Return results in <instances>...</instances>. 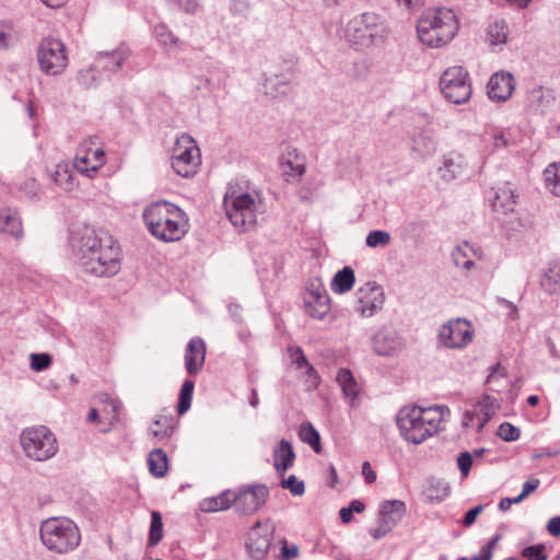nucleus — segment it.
<instances>
[{"instance_id":"nucleus-1","label":"nucleus","mask_w":560,"mask_h":560,"mask_svg":"<svg viewBox=\"0 0 560 560\" xmlns=\"http://www.w3.org/2000/svg\"><path fill=\"white\" fill-rule=\"evenodd\" d=\"M75 264L86 273L112 277L121 267V250L117 241L105 230L84 225L70 235Z\"/></svg>"},{"instance_id":"nucleus-2","label":"nucleus","mask_w":560,"mask_h":560,"mask_svg":"<svg viewBox=\"0 0 560 560\" xmlns=\"http://www.w3.org/2000/svg\"><path fill=\"white\" fill-rule=\"evenodd\" d=\"M448 415L450 409L443 405L406 406L397 415V427L406 442L417 445L439 433Z\"/></svg>"},{"instance_id":"nucleus-3","label":"nucleus","mask_w":560,"mask_h":560,"mask_svg":"<svg viewBox=\"0 0 560 560\" xmlns=\"http://www.w3.org/2000/svg\"><path fill=\"white\" fill-rule=\"evenodd\" d=\"M148 231L156 240L171 243L180 241L189 230L187 214L167 201L151 203L142 213Z\"/></svg>"},{"instance_id":"nucleus-4","label":"nucleus","mask_w":560,"mask_h":560,"mask_svg":"<svg viewBox=\"0 0 560 560\" xmlns=\"http://www.w3.org/2000/svg\"><path fill=\"white\" fill-rule=\"evenodd\" d=\"M459 28L453 10L436 8L427 10L418 20L419 40L429 48H442L450 44Z\"/></svg>"},{"instance_id":"nucleus-5","label":"nucleus","mask_w":560,"mask_h":560,"mask_svg":"<svg viewBox=\"0 0 560 560\" xmlns=\"http://www.w3.org/2000/svg\"><path fill=\"white\" fill-rule=\"evenodd\" d=\"M39 537L49 551L69 555L80 546L81 530L71 518L52 516L40 523Z\"/></svg>"},{"instance_id":"nucleus-6","label":"nucleus","mask_w":560,"mask_h":560,"mask_svg":"<svg viewBox=\"0 0 560 560\" xmlns=\"http://www.w3.org/2000/svg\"><path fill=\"white\" fill-rule=\"evenodd\" d=\"M386 36V27L383 19L371 12H365L352 18L346 26V40L355 49H365Z\"/></svg>"},{"instance_id":"nucleus-7","label":"nucleus","mask_w":560,"mask_h":560,"mask_svg":"<svg viewBox=\"0 0 560 560\" xmlns=\"http://www.w3.org/2000/svg\"><path fill=\"white\" fill-rule=\"evenodd\" d=\"M20 444L25 456L37 462L50 459L58 452L57 439L45 425L24 429L20 434Z\"/></svg>"},{"instance_id":"nucleus-8","label":"nucleus","mask_w":560,"mask_h":560,"mask_svg":"<svg viewBox=\"0 0 560 560\" xmlns=\"http://www.w3.org/2000/svg\"><path fill=\"white\" fill-rule=\"evenodd\" d=\"M201 165V152L196 140L187 135H180L172 150V167L182 177L194 176Z\"/></svg>"},{"instance_id":"nucleus-9","label":"nucleus","mask_w":560,"mask_h":560,"mask_svg":"<svg viewBox=\"0 0 560 560\" xmlns=\"http://www.w3.org/2000/svg\"><path fill=\"white\" fill-rule=\"evenodd\" d=\"M224 206L234 226L247 230L256 224L258 205L249 194H226Z\"/></svg>"},{"instance_id":"nucleus-10","label":"nucleus","mask_w":560,"mask_h":560,"mask_svg":"<svg viewBox=\"0 0 560 560\" xmlns=\"http://www.w3.org/2000/svg\"><path fill=\"white\" fill-rule=\"evenodd\" d=\"M468 77V72L460 66L447 68L440 79L444 97L454 104L466 103L472 93Z\"/></svg>"},{"instance_id":"nucleus-11","label":"nucleus","mask_w":560,"mask_h":560,"mask_svg":"<svg viewBox=\"0 0 560 560\" xmlns=\"http://www.w3.org/2000/svg\"><path fill=\"white\" fill-rule=\"evenodd\" d=\"M37 59L42 71L48 75L61 73L68 65L63 43L54 37H45L42 39L37 49Z\"/></svg>"},{"instance_id":"nucleus-12","label":"nucleus","mask_w":560,"mask_h":560,"mask_svg":"<svg viewBox=\"0 0 560 560\" xmlns=\"http://www.w3.org/2000/svg\"><path fill=\"white\" fill-rule=\"evenodd\" d=\"M475 330L470 322L463 318L450 319L439 332L440 341L450 349L467 347L474 339Z\"/></svg>"},{"instance_id":"nucleus-13","label":"nucleus","mask_w":560,"mask_h":560,"mask_svg":"<svg viewBox=\"0 0 560 560\" xmlns=\"http://www.w3.org/2000/svg\"><path fill=\"white\" fill-rule=\"evenodd\" d=\"M357 312L363 317H372L383 308L385 294L376 282H366L355 292Z\"/></svg>"},{"instance_id":"nucleus-14","label":"nucleus","mask_w":560,"mask_h":560,"mask_svg":"<svg viewBox=\"0 0 560 560\" xmlns=\"http://www.w3.org/2000/svg\"><path fill=\"white\" fill-rule=\"evenodd\" d=\"M268 498L267 487L262 485L248 486L235 492L233 506L242 514L252 515L265 505Z\"/></svg>"},{"instance_id":"nucleus-15","label":"nucleus","mask_w":560,"mask_h":560,"mask_svg":"<svg viewBox=\"0 0 560 560\" xmlns=\"http://www.w3.org/2000/svg\"><path fill=\"white\" fill-rule=\"evenodd\" d=\"M272 529L260 521H257L248 530L246 550L253 560H262L270 549Z\"/></svg>"},{"instance_id":"nucleus-16","label":"nucleus","mask_w":560,"mask_h":560,"mask_svg":"<svg viewBox=\"0 0 560 560\" xmlns=\"http://www.w3.org/2000/svg\"><path fill=\"white\" fill-rule=\"evenodd\" d=\"M305 312L313 318L323 319L330 311V299L322 283H311L304 294Z\"/></svg>"},{"instance_id":"nucleus-17","label":"nucleus","mask_w":560,"mask_h":560,"mask_svg":"<svg viewBox=\"0 0 560 560\" xmlns=\"http://www.w3.org/2000/svg\"><path fill=\"white\" fill-rule=\"evenodd\" d=\"M497 400L491 396H483L471 410L464 413L463 425L476 429L478 432L487 424L494 415Z\"/></svg>"},{"instance_id":"nucleus-18","label":"nucleus","mask_w":560,"mask_h":560,"mask_svg":"<svg viewBox=\"0 0 560 560\" xmlns=\"http://www.w3.org/2000/svg\"><path fill=\"white\" fill-rule=\"evenodd\" d=\"M100 144V138L92 136L83 140L78 148L77 154L73 160L74 168L82 175L93 178L97 172L96 166L93 165L90 151L92 145Z\"/></svg>"},{"instance_id":"nucleus-19","label":"nucleus","mask_w":560,"mask_h":560,"mask_svg":"<svg viewBox=\"0 0 560 560\" xmlns=\"http://www.w3.org/2000/svg\"><path fill=\"white\" fill-rule=\"evenodd\" d=\"M206 360V343L200 337L189 340L185 351V368L189 375H197Z\"/></svg>"},{"instance_id":"nucleus-20","label":"nucleus","mask_w":560,"mask_h":560,"mask_svg":"<svg viewBox=\"0 0 560 560\" xmlns=\"http://www.w3.org/2000/svg\"><path fill=\"white\" fill-rule=\"evenodd\" d=\"M514 91V78L509 72H495L488 82V95L491 100L506 101Z\"/></svg>"},{"instance_id":"nucleus-21","label":"nucleus","mask_w":560,"mask_h":560,"mask_svg":"<svg viewBox=\"0 0 560 560\" xmlns=\"http://www.w3.org/2000/svg\"><path fill=\"white\" fill-rule=\"evenodd\" d=\"M128 57V49L120 47L112 51H98L95 56V62L97 68L115 72L121 68Z\"/></svg>"},{"instance_id":"nucleus-22","label":"nucleus","mask_w":560,"mask_h":560,"mask_svg":"<svg viewBox=\"0 0 560 560\" xmlns=\"http://www.w3.org/2000/svg\"><path fill=\"white\" fill-rule=\"evenodd\" d=\"M539 285L544 292L550 295L560 293V261L558 259L550 260L542 270Z\"/></svg>"},{"instance_id":"nucleus-23","label":"nucleus","mask_w":560,"mask_h":560,"mask_svg":"<svg viewBox=\"0 0 560 560\" xmlns=\"http://www.w3.org/2000/svg\"><path fill=\"white\" fill-rule=\"evenodd\" d=\"M272 457L276 471L280 476H283L284 472L293 466L295 459V453L291 443L287 440H281L275 447Z\"/></svg>"},{"instance_id":"nucleus-24","label":"nucleus","mask_w":560,"mask_h":560,"mask_svg":"<svg viewBox=\"0 0 560 560\" xmlns=\"http://www.w3.org/2000/svg\"><path fill=\"white\" fill-rule=\"evenodd\" d=\"M518 196L509 183L499 186L495 189L492 200V208L497 212L508 213L514 210Z\"/></svg>"},{"instance_id":"nucleus-25","label":"nucleus","mask_w":560,"mask_h":560,"mask_svg":"<svg viewBox=\"0 0 560 560\" xmlns=\"http://www.w3.org/2000/svg\"><path fill=\"white\" fill-rule=\"evenodd\" d=\"M235 491L225 490L215 497L205 498L199 503V509L205 513H214L228 510L233 505Z\"/></svg>"},{"instance_id":"nucleus-26","label":"nucleus","mask_w":560,"mask_h":560,"mask_svg":"<svg viewBox=\"0 0 560 560\" xmlns=\"http://www.w3.org/2000/svg\"><path fill=\"white\" fill-rule=\"evenodd\" d=\"M0 232L9 234L15 240L23 237L22 221L15 210L4 209L0 211Z\"/></svg>"},{"instance_id":"nucleus-27","label":"nucleus","mask_w":560,"mask_h":560,"mask_svg":"<svg viewBox=\"0 0 560 560\" xmlns=\"http://www.w3.org/2000/svg\"><path fill=\"white\" fill-rule=\"evenodd\" d=\"M474 258H481V253L478 248L472 247L467 242L458 245L453 253L455 265L467 270L472 267Z\"/></svg>"},{"instance_id":"nucleus-28","label":"nucleus","mask_w":560,"mask_h":560,"mask_svg":"<svg viewBox=\"0 0 560 560\" xmlns=\"http://www.w3.org/2000/svg\"><path fill=\"white\" fill-rule=\"evenodd\" d=\"M149 472L155 478H162L168 470V458L162 448H155L148 455Z\"/></svg>"},{"instance_id":"nucleus-29","label":"nucleus","mask_w":560,"mask_h":560,"mask_svg":"<svg viewBox=\"0 0 560 560\" xmlns=\"http://www.w3.org/2000/svg\"><path fill=\"white\" fill-rule=\"evenodd\" d=\"M355 277L351 267H345L338 271L331 280L330 289L336 294L349 292L354 284Z\"/></svg>"},{"instance_id":"nucleus-30","label":"nucleus","mask_w":560,"mask_h":560,"mask_svg":"<svg viewBox=\"0 0 560 560\" xmlns=\"http://www.w3.org/2000/svg\"><path fill=\"white\" fill-rule=\"evenodd\" d=\"M336 380L341 387L345 397L348 398L351 404H353L354 399L360 393V387L351 371L347 369H340L337 373Z\"/></svg>"},{"instance_id":"nucleus-31","label":"nucleus","mask_w":560,"mask_h":560,"mask_svg":"<svg viewBox=\"0 0 560 560\" xmlns=\"http://www.w3.org/2000/svg\"><path fill=\"white\" fill-rule=\"evenodd\" d=\"M174 431V418L172 416L160 415L149 428V434L161 441L170 438Z\"/></svg>"},{"instance_id":"nucleus-32","label":"nucleus","mask_w":560,"mask_h":560,"mask_svg":"<svg viewBox=\"0 0 560 560\" xmlns=\"http://www.w3.org/2000/svg\"><path fill=\"white\" fill-rule=\"evenodd\" d=\"M405 512L406 506L402 501H387L382 505L381 517L392 526H395L402 518Z\"/></svg>"},{"instance_id":"nucleus-33","label":"nucleus","mask_w":560,"mask_h":560,"mask_svg":"<svg viewBox=\"0 0 560 560\" xmlns=\"http://www.w3.org/2000/svg\"><path fill=\"white\" fill-rule=\"evenodd\" d=\"M289 353L292 362L298 369L304 370V373L312 378L314 384L318 383V375L312 364L307 361L302 348L289 347Z\"/></svg>"},{"instance_id":"nucleus-34","label":"nucleus","mask_w":560,"mask_h":560,"mask_svg":"<svg viewBox=\"0 0 560 560\" xmlns=\"http://www.w3.org/2000/svg\"><path fill=\"white\" fill-rule=\"evenodd\" d=\"M52 180L66 191H70L74 186L72 171L66 163L57 164L52 174Z\"/></svg>"},{"instance_id":"nucleus-35","label":"nucleus","mask_w":560,"mask_h":560,"mask_svg":"<svg viewBox=\"0 0 560 560\" xmlns=\"http://www.w3.org/2000/svg\"><path fill=\"white\" fill-rule=\"evenodd\" d=\"M299 436L301 441L312 446L316 452H320V436L318 431L310 423H302L299 429Z\"/></svg>"},{"instance_id":"nucleus-36","label":"nucleus","mask_w":560,"mask_h":560,"mask_svg":"<svg viewBox=\"0 0 560 560\" xmlns=\"http://www.w3.org/2000/svg\"><path fill=\"white\" fill-rule=\"evenodd\" d=\"M547 188L560 197V163L550 164L544 172Z\"/></svg>"},{"instance_id":"nucleus-37","label":"nucleus","mask_w":560,"mask_h":560,"mask_svg":"<svg viewBox=\"0 0 560 560\" xmlns=\"http://www.w3.org/2000/svg\"><path fill=\"white\" fill-rule=\"evenodd\" d=\"M195 383L190 380H186L180 388L177 412L179 416L184 415L190 408L192 394H194Z\"/></svg>"},{"instance_id":"nucleus-38","label":"nucleus","mask_w":560,"mask_h":560,"mask_svg":"<svg viewBox=\"0 0 560 560\" xmlns=\"http://www.w3.org/2000/svg\"><path fill=\"white\" fill-rule=\"evenodd\" d=\"M488 38L491 45H503L508 39V25L504 21H495L489 25Z\"/></svg>"},{"instance_id":"nucleus-39","label":"nucleus","mask_w":560,"mask_h":560,"mask_svg":"<svg viewBox=\"0 0 560 560\" xmlns=\"http://www.w3.org/2000/svg\"><path fill=\"white\" fill-rule=\"evenodd\" d=\"M163 535H164V530H163L162 516L159 512L153 511L152 517H151L150 530H149L148 545L151 547L158 545L162 540Z\"/></svg>"},{"instance_id":"nucleus-40","label":"nucleus","mask_w":560,"mask_h":560,"mask_svg":"<svg viewBox=\"0 0 560 560\" xmlns=\"http://www.w3.org/2000/svg\"><path fill=\"white\" fill-rule=\"evenodd\" d=\"M532 101L538 108L544 110L555 101L553 90L549 88L538 86L532 91Z\"/></svg>"},{"instance_id":"nucleus-41","label":"nucleus","mask_w":560,"mask_h":560,"mask_svg":"<svg viewBox=\"0 0 560 560\" xmlns=\"http://www.w3.org/2000/svg\"><path fill=\"white\" fill-rule=\"evenodd\" d=\"M413 150L423 155L432 153L435 150L433 137L424 132L420 133L418 138L413 140Z\"/></svg>"},{"instance_id":"nucleus-42","label":"nucleus","mask_w":560,"mask_h":560,"mask_svg":"<svg viewBox=\"0 0 560 560\" xmlns=\"http://www.w3.org/2000/svg\"><path fill=\"white\" fill-rule=\"evenodd\" d=\"M118 402L107 397L104 401V408L101 411L102 419L112 425L114 422L118 421Z\"/></svg>"},{"instance_id":"nucleus-43","label":"nucleus","mask_w":560,"mask_h":560,"mask_svg":"<svg viewBox=\"0 0 560 560\" xmlns=\"http://www.w3.org/2000/svg\"><path fill=\"white\" fill-rule=\"evenodd\" d=\"M365 242L366 245L372 248L377 246L385 247L390 242V235L386 231L375 230L368 234Z\"/></svg>"},{"instance_id":"nucleus-44","label":"nucleus","mask_w":560,"mask_h":560,"mask_svg":"<svg viewBox=\"0 0 560 560\" xmlns=\"http://www.w3.org/2000/svg\"><path fill=\"white\" fill-rule=\"evenodd\" d=\"M51 364V357L47 353H32L31 354V368L40 372L48 369Z\"/></svg>"},{"instance_id":"nucleus-45","label":"nucleus","mask_w":560,"mask_h":560,"mask_svg":"<svg viewBox=\"0 0 560 560\" xmlns=\"http://www.w3.org/2000/svg\"><path fill=\"white\" fill-rule=\"evenodd\" d=\"M96 63L94 66H91L86 69H82L79 72L78 80L79 82L84 85L85 88H93L97 84V79L95 75L96 71Z\"/></svg>"},{"instance_id":"nucleus-46","label":"nucleus","mask_w":560,"mask_h":560,"mask_svg":"<svg viewBox=\"0 0 560 560\" xmlns=\"http://www.w3.org/2000/svg\"><path fill=\"white\" fill-rule=\"evenodd\" d=\"M281 486L284 489H289L294 495H301L305 490L304 482L299 480L294 475H290L287 479H283Z\"/></svg>"},{"instance_id":"nucleus-47","label":"nucleus","mask_w":560,"mask_h":560,"mask_svg":"<svg viewBox=\"0 0 560 560\" xmlns=\"http://www.w3.org/2000/svg\"><path fill=\"white\" fill-rule=\"evenodd\" d=\"M498 435L504 441H516L520 438V430L509 422L502 423L498 429Z\"/></svg>"},{"instance_id":"nucleus-48","label":"nucleus","mask_w":560,"mask_h":560,"mask_svg":"<svg viewBox=\"0 0 560 560\" xmlns=\"http://www.w3.org/2000/svg\"><path fill=\"white\" fill-rule=\"evenodd\" d=\"M522 556L527 560H546L542 545L528 546L524 548Z\"/></svg>"},{"instance_id":"nucleus-49","label":"nucleus","mask_w":560,"mask_h":560,"mask_svg":"<svg viewBox=\"0 0 560 560\" xmlns=\"http://www.w3.org/2000/svg\"><path fill=\"white\" fill-rule=\"evenodd\" d=\"M278 81L276 79L269 78L265 82V90L266 93L271 96H277L278 93H285L287 90V83L285 82H279V88H277Z\"/></svg>"},{"instance_id":"nucleus-50","label":"nucleus","mask_w":560,"mask_h":560,"mask_svg":"<svg viewBox=\"0 0 560 560\" xmlns=\"http://www.w3.org/2000/svg\"><path fill=\"white\" fill-rule=\"evenodd\" d=\"M472 465V457L470 453L463 452L457 458V466L464 477H467Z\"/></svg>"},{"instance_id":"nucleus-51","label":"nucleus","mask_w":560,"mask_h":560,"mask_svg":"<svg viewBox=\"0 0 560 560\" xmlns=\"http://www.w3.org/2000/svg\"><path fill=\"white\" fill-rule=\"evenodd\" d=\"M12 39V28L5 22H0V49H7Z\"/></svg>"},{"instance_id":"nucleus-52","label":"nucleus","mask_w":560,"mask_h":560,"mask_svg":"<svg viewBox=\"0 0 560 560\" xmlns=\"http://www.w3.org/2000/svg\"><path fill=\"white\" fill-rule=\"evenodd\" d=\"M90 155L92 159V163L98 170L105 164V153L98 144L92 145V151H90Z\"/></svg>"},{"instance_id":"nucleus-53","label":"nucleus","mask_w":560,"mask_h":560,"mask_svg":"<svg viewBox=\"0 0 560 560\" xmlns=\"http://www.w3.org/2000/svg\"><path fill=\"white\" fill-rule=\"evenodd\" d=\"M393 527L394 526H392L388 522L383 521L381 517L378 526L374 529H371L370 534L374 539H381L386 536Z\"/></svg>"},{"instance_id":"nucleus-54","label":"nucleus","mask_w":560,"mask_h":560,"mask_svg":"<svg viewBox=\"0 0 560 560\" xmlns=\"http://www.w3.org/2000/svg\"><path fill=\"white\" fill-rule=\"evenodd\" d=\"M491 140L495 149L505 148L509 144V140L506 139L504 131L501 129H493L491 131Z\"/></svg>"},{"instance_id":"nucleus-55","label":"nucleus","mask_w":560,"mask_h":560,"mask_svg":"<svg viewBox=\"0 0 560 560\" xmlns=\"http://www.w3.org/2000/svg\"><path fill=\"white\" fill-rule=\"evenodd\" d=\"M300 555V548L296 545L289 546L287 542H283L281 548V558L282 560H293L296 559Z\"/></svg>"},{"instance_id":"nucleus-56","label":"nucleus","mask_w":560,"mask_h":560,"mask_svg":"<svg viewBox=\"0 0 560 560\" xmlns=\"http://www.w3.org/2000/svg\"><path fill=\"white\" fill-rule=\"evenodd\" d=\"M284 165L290 167V172L287 170L284 171L285 174L289 176H292V177H301L305 172L304 164L299 161L296 163H293L292 161H288Z\"/></svg>"},{"instance_id":"nucleus-57","label":"nucleus","mask_w":560,"mask_h":560,"mask_svg":"<svg viewBox=\"0 0 560 560\" xmlns=\"http://www.w3.org/2000/svg\"><path fill=\"white\" fill-rule=\"evenodd\" d=\"M362 475L366 483L371 485L376 480V472L373 470L370 462H364L362 464Z\"/></svg>"},{"instance_id":"nucleus-58","label":"nucleus","mask_w":560,"mask_h":560,"mask_svg":"<svg viewBox=\"0 0 560 560\" xmlns=\"http://www.w3.org/2000/svg\"><path fill=\"white\" fill-rule=\"evenodd\" d=\"M540 485V480L538 478H532L523 483L522 493L527 497L533 493Z\"/></svg>"},{"instance_id":"nucleus-59","label":"nucleus","mask_w":560,"mask_h":560,"mask_svg":"<svg viewBox=\"0 0 560 560\" xmlns=\"http://www.w3.org/2000/svg\"><path fill=\"white\" fill-rule=\"evenodd\" d=\"M482 511V506L481 505H478L471 510H469L466 514H465V517H464V525L465 526H470L474 524V522L476 521V517L480 514V512Z\"/></svg>"},{"instance_id":"nucleus-60","label":"nucleus","mask_w":560,"mask_h":560,"mask_svg":"<svg viewBox=\"0 0 560 560\" xmlns=\"http://www.w3.org/2000/svg\"><path fill=\"white\" fill-rule=\"evenodd\" d=\"M547 530L551 536H560V516H555L548 522Z\"/></svg>"},{"instance_id":"nucleus-61","label":"nucleus","mask_w":560,"mask_h":560,"mask_svg":"<svg viewBox=\"0 0 560 560\" xmlns=\"http://www.w3.org/2000/svg\"><path fill=\"white\" fill-rule=\"evenodd\" d=\"M398 2L407 9H415L421 7L424 0H398Z\"/></svg>"},{"instance_id":"nucleus-62","label":"nucleus","mask_w":560,"mask_h":560,"mask_svg":"<svg viewBox=\"0 0 560 560\" xmlns=\"http://www.w3.org/2000/svg\"><path fill=\"white\" fill-rule=\"evenodd\" d=\"M348 509L351 511V513L353 514L354 512L355 513H361L364 511L365 509V505L363 502H361L360 500H353L351 501L350 505L348 506Z\"/></svg>"},{"instance_id":"nucleus-63","label":"nucleus","mask_w":560,"mask_h":560,"mask_svg":"<svg viewBox=\"0 0 560 560\" xmlns=\"http://www.w3.org/2000/svg\"><path fill=\"white\" fill-rule=\"evenodd\" d=\"M46 7L51 9H58L63 7L68 0H40Z\"/></svg>"},{"instance_id":"nucleus-64","label":"nucleus","mask_w":560,"mask_h":560,"mask_svg":"<svg viewBox=\"0 0 560 560\" xmlns=\"http://www.w3.org/2000/svg\"><path fill=\"white\" fill-rule=\"evenodd\" d=\"M178 3L187 11L195 12L198 7L197 0H187L186 3H183V0H178Z\"/></svg>"}]
</instances>
